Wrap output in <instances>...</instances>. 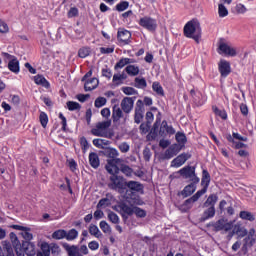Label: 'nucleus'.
Returning <instances> with one entry per match:
<instances>
[{
  "label": "nucleus",
  "instance_id": "1",
  "mask_svg": "<svg viewBox=\"0 0 256 256\" xmlns=\"http://www.w3.org/2000/svg\"><path fill=\"white\" fill-rule=\"evenodd\" d=\"M184 35L188 37V39H194L196 43H199L201 39V24L195 20L189 21L184 26Z\"/></svg>",
  "mask_w": 256,
  "mask_h": 256
},
{
  "label": "nucleus",
  "instance_id": "2",
  "mask_svg": "<svg viewBox=\"0 0 256 256\" xmlns=\"http://www.w3.org/2000/svg\"><path fill=\"white\" fill-rule=\"evenodd\" d=\"M218 53L219 55H225L226 57H237V48L225 42L224 39H220Z\"/></svg>",
  "mask_w": 256,
  "mask_h": 256
},
{
  "label": "nucleus",
  "instance_id": "3",
  "mask_svg": "<svg viewBox=\"0 0 256 256\" xmlns=\"http://www.w3.org/2000/svg\"><path fill=\"white\" fill-rule=\"evenodd\" d=\"M111 127V120H106L102 122H98L91 130L92 135L94 137H107V129Z\"/></svg>",
  "mask_w": 256,
  "mask_h": 256
},
{
  "label": "nucleus",
  "instance_id": "4",
  "mask_svg": "<svg viewBox=\"0 0 256 256\" xmlns=\"http://www.w3.org/2000/svg\"><path fill=\"white\" fill-rule=\"evenodd\" d=\"M207 193V186H204V189L199 190L195 195H193L191 198L187 199L180 207L181 211L186 213V211H189L193 207V203H196V201H199V198L202 195H205Z\"/></svg>",
  "mask_w": 256,
  "mask_h": 256
},
{
  "label": "nucleus",
  "instance_id": "5",
  "mask_svg": "<svg viewBox=\"0 0 256 256\" xmlns=\"http://www.w3.org/2000/svg\"><path fill=\"white\" fill-rule=\"evenodd\" d=\"M211 225L214 228V231H224L225 233H228V231H231V229H233V221H229L224 218L219 219Z\"/></svg>",
  "mask_w": 256,
  "mask_h": 256
},
{
  "label": "nucleus",
  "instance_id": "6",
  "mask_svg": "<svg viewBox=\"0 0 256 256\" xmlns=\"http://www.w3.org/2000/svg\"><path fill=\"white\" fill-rule=\"evenodd\" d=\"M138 24L140 27H143V29H147V31L153 32L157 30V20L149 16L140 18Z\"/></svg>",
  "mask_w": 256,
  "mask_h": 256
},
{
  "label": "nucleus",
  "instance_id": "7",
  "mask_svg": "<svg viewBox=\"0 0 256 256\" xmlns=\"http://www.w3.org/2000/svg\"><path fill=\"white\" fill-rule=\"evenodd\" d=\"M135 206H129L125 203H120L117 206L116 211L120 212V215L124 221H127L131 215H134Z\"/></svg>",
  "mask_w": 256,
  "mask_h": 256
},
{
  "label": "nucleus",
  "instance_id": "8",
  "mask_svg": "<svg viewBox=\"0 0 256 256\" xmlns=\"http://www.w3.org/2000/svg\"><path fill=\"white\" fill-rule=\"evenodd\" d=\"M123 159H108L105 169L110 175H119V163H122Z\"/></svg>",
  "mask_w": 256,
  "mask_h": 256
},
{
  "label": "nucleus",
  "instance_id": "9",
  "mask_svg": "<svg viewBox=\"0 0 256 256\" xmlns=\"http://www.w3.org/2000/svg\"><path fill=\"white\" fill-rule=\"evenodd\" d=\"M109 187L110 189H114L115 191L119 189H125V180L123 179V177L114 174L110 176Z\"/></svg>",
  "mask_w": 256,
  "mask_h": 256
},
{
  "label": "nucleus",
  "instance_id": "10",
  "mask_svg": "<svg viewBox=\"0 0 256 256\" xmlns=\"http://www.w3.org/2000/svg\"><path fill=\"white\" fill-rule=\"evenodd\" d=\"M135 105V97H124L120 103V107L124 113L129 115L133 111Z\"/></svg>",
  "mask_w": 256,
  "mask_h": 256
},
{
  "label": "nucleus",
  "instance_id": "11",
  "mask_svg": "<svg viewBox=\"0 0 256 256\" xmlns=\"http://www.w3.org/2000/svg\"><path fill=\"white\" fill-rule=\"evenodd\" d=\"M179 173L184 179H192L194 183H199V178L195 176V168L191 166L184 167L179 170Z\"/></svg>",
  "mask_w": 256,
  "mask_h": 256
},
{
  "label": "nucleus",
  "instance_id": "12",
  "mask_svg": "<svg viewBox=\"0 0 256 256\" xmlns=\"http://www.w3.org/2000/svg\"><path fill=\"white\" fill-rule=\"evenodd\" d=\"M218 70L221 77H227L231 73V63L227 60H220L218 63Z\"/></svg>",
  "mask_w": 256,
  "mask_h": 256
},
{
  "label": "nucleus",
  "instance_id": "13",
  "mask_svg": "<svg viewBox=\"0 0 256 256\" xmlns=\"http://www.w3.org/2000/svg\"><path fill=\"white\" fill-rule=\"evenodd\" d=\"M159 135L165 137L166 135H175V128L169 126L167 121L163 120L160 126Z\"/></svg>",
  "mask_w": 256,
  "mask_h": 256
},
{
  "label": "nucleus",
  "instance_id": "14",
  "mask_svg": "<svg viewBox=\"0 0 256 256\" xmlns=\"http://www.w3.org/2000/svg\"><path fill=\"white\" fill-rule=\"evenodd\" d=\"M41 251L42 255L49 256L51 255V251L52 253H57V251H59V246L55 244L49 245L47 242H44L41 244Z\"/></svg>",
  "mask_w": 256,
  "mask_h": 256
},
{
  "label": "nucleus",
  "instance_id": "15",
  "mask_svg": "<svg viewBox=\"0 0 256 256\" xmlns=\"http://www.w3.org/2000/svg\"><path fill=\"white\" fill-rule=\"evenodd\" d=\"M189 157H191L189 154H185V153L180 154L174 160H172L171 167H175L177 169L182 165H185Z\"/></svg>",
  "mask_w": 256,
  "mask_h": 256
},
{
  "label": "nucleus",
  "instance_id": "16",
  "mask_svg": "<svg viewBox=\"0 0 256 256\" xmlns=\"http://www.w3.org/2000/svg\"><path fill=\"white\" fill-rule=\"evenodd\" d=\"M181 151V146L179 144L171 145L164 153V159H172Z\"/></svg>",
  "mask_w": 256,
  "mask_h": 256
},
{
  "label": "nucleus",
  "instance_id": "17",
  "mask_svg": "<svg viewBox=\"0 0 256 256\" xmlns=\"http://www.w3.org/2000/svg\"><path fill=\"white\" fill-rule=\"evenodd\" d=\"M117 37L118 41H120L124 45H129V43L131 42V32H129V30H119Z\"/></svg>",
  "mask_w": 256,
  "mask_h": 256
},
{
  "label": "nucleus",
  "instance_id": "18",
  "mask_svg": "<svg viewBox=\"0 0 256 256\" xmlns=\"http://www.w3.org/2000/svg\"><path fill=\"white\" fill-rule=\"evenodd\" d=\"M99 86V79L91 78L85 81L84 89L85 91H93V89H97Z\"/></svg>",
  "mask_w": 256,
  "mask_h": 256
},
{
  "label": "nucleus",
  "instance_id": "19",
  "mask_svg": "<svg viewBox=\"0 0 256 256\" xmlns=\"http://www.w3.org/2000/svg\"><path fill=\"white\" fill-rule=\"evenodd\" d=\"M93 146L97 147V149H107L111 145V141L105 139L96 138L92 141Z\"/></svg>",
  "mask_w": 256,
  "mask_h": 256
},
{
  "label": "nucleus",
  "instance_id": "20",
  "mask_svg": "<svg viewBox=\"0 0 256 256\" xmlns=\"http://www.w3.org/2000/svg\"><path fill=\"white\" fill-rule=\"evenodd\" d=\"M214 217H215V207L212 206V207H209L208 209H206L203 212V214L200 218V221L202 223H204V221H207L209 219H213Z\"/></svg>",
  "mask_w": 256,
  "mask_h": 256
},
{
  "label": "nucleus",
  "instance_id": "21",
  "mask_svg": "<svg viewBox=\"0 0 256 256\" xmlns=\"http://www.w3.org/2000/svg\"><path fill=\"white\" fill-rule=\"evenodd\" d=\"M133 63H137V60L133 58H122L116 63L114 69H123L126 65H131Z\"/></svg>",
  "mask_w": 256,
  "mask_h": 256
},
{
  "label": "nucleus",
  "instance_id": "22",
  "mask_svg": "<svg viewBox=\"0 0 256 256\" xmlns=\"http://www.w3.org/2000/svg\"><path fill=\"white\" fill-rule=\"evenodd\" d=\"M64 249H66L68 256H83V254L79 251V247L69 244H64Z\"/></svg>",
  "mask_w": 256,
  "mask_h": 256
},
{
  "label": "nucleus",
  "instance_id": "23",
  "mask_svg": "<svg viewBox=\"0 0 256 256\" xmlns=\"http://www.w3.org/2000/svg\"><path fill=\"white\" fill-rule=\"evenodd\" d=\"M8 69L12 73H15V75L19 74V71H21L19 67V60L17 58H13L8 62Z\"/></svg>",
  "mask_w": 256,
  "mask_h": 256
},
{
  "label": "nucleus",
  "instance_id": "24",
  "mask_svg": "<svg viewBox=\"0 0 256 256\" xmlns=\"http://www.w3.org/2000/svg\"><path fill=\"white\" fill-rule=\"evenodd\" d=\"M22 247H23L26 255H28V256H34L35 255V253H36L35 244H33L29 241H26V242H23Z\"/></svg>",
  "mask_w": 256,
  "mask_h": 256
},
{
  "label": "nucleus",
  "instance_id": "25",
  "mask_svg": "<svg viewBox=\"0 0 256 256\" xmlns=\"http://www.w3.org/2000/svg\"><path fill=\"white\" fill-rule=\"evenodd\" d=\"M112 119L114 123H117L120 119H123V109L115 105L112 110Z\"/></svg>",
  "mask_w": 256,
  "mask_h": 256
},
{
  "label": "nucleus",
  "instance_id": "26",
  "mask_svg": "<svg viewBox=\"0 0 256 256\" xmlns=\"http://www.w3.org/2000/svg\"><path fill=\"white\" fill-rule=\"evenodd\" d=\"M89 163L91 167H93V169H98L99 165L101 164L99 160V155L95 152H91L89 154Z\"/></svg>",
  "mask_w": 256,
  "mask_h": 256
},
{
  "label": "nucleus",
  "instance_id": "27",
  "mask_svg": "<svg viewBox=\"0 0 256 256\" xmlns=\"http://www.w3.org/2000/svg\"><path fill=\"white\" fill-rule=\"evenodd\" d=\"M245 244L249 247H252V245H255V229H251L247 235V237L244 239Z\"/></svg>",
  "mask_w": 256,
  "mask_h": 256
},
{
  "label": "nucleus",
  "instance_id": "28",
  "mask_svg": "<svg viewBox=\"0 0 256 256\" xmlns=\"http://www.w3.org/2000/svg\"><path fill=\"white\" fill-rule=\"evenodd\" d=\"M34 83H36V85H41L42 87H45L46 89H48V87H49V81H47V79H45V77H43V75L34 76Z\"/></svg>",
  "mask_w": 256,
  "mask_h": 256
},
{
  "label": "nucleus",
  "instance_id": "29",
  "mask_svg": "<svg viewBox=\"0 0 256 256\" xmlns=\"http://www.w3.org/2000/svg\"><path fill=\"white\" fill-rule=\"evenodd\" d=\"M125 71L128 75H130V77H137V75H139V66L137 65H128L125 68Z\"/></svg>",
  "mask_w": 256,
  "mask_h": 256
},
{
  "label": "nucleus",
  "instance_id": "30",
  "mask_svg": "<svg viewBox=\"0 0 256 256\" xmlns=\"http://www.w3.org/2000/svg\"><path fill=\"white\" fill-rule=\"evenodd\" d=\"M105 155L109 159H121V158H117V157H119V151L115 148H111V147L106 148Z\"/></svg>",
  "mask_w": 256,
  "mask_h": 256
},
{
  "label": "nucleus",
  "instance_id": "31",
  "mask_svg": "<svg viewBox=\"0 0 256 256\" xmlns=\"http://www.w3.org/2000/svg\"><path fill=\"white\" fill-rule=\"evenodd\" d=\"M126 186L128 189H131L132 191H143V185L137 181H128L126 183Z\"/></svg>",
  "mask_w": 256,
  "mask_h": 256
},
{
  "label": "nucleus",
  "instance_id": "32",
  "mask_svg": "<svg viewBox=\"0 0 256 256\" xmlns=\"http://www.w3.org/2000/svg\"><path fill=\"white\" fill-rule=\"evenodd\" d=\"M195 191H197V186L192 183V184L187 185L183 189L182 195H184V197H189L190 195H193V193H195Z\"/></svg>",
  "mask_w": 256,
  "mask_h": 256
},
{
  "label": "nucleus",
  "instance_id": "33",
  "mask_svg": "<svg viewBox=\"0 0 256 256\" xmlns=\"http://www.w3.org/2000/svg\"><path fill=\"white\" fill-rule=\"evenodd\" d=\"M175 137L179 147L182 149L183 146L187 143V136H185V133L177 132Z\"/></svg>",
  "mask_w": 256,
  "mask_h": 256
},
{
  "label": "nucleus",
  "instance_id": "34",
  "mask_svg": "<svg viewBox=\"0 0 256 256\" xmlns=\"http://www.w3.org/2000/svg\"><path fill=\"white\" fill-rule=\"evenodd\" d=\"M79 237V232L76 229H71L66 231L65 239L66 241H75Z\"/></svg>",
  "mask_w": 256,
  "mask_h": 256
},
{
  "label": "nucleus",
  "instance_id": "35",
  "mask_svg": "<svg viewBox=\"0 0 256 256\" xmlns=\"http://www.w3.org/2000/svg\"><path fill=\"white\" fill-rule=\"evenodd\" d=\"M89 233H90V235H93L97 239H99V237H101L103 235L101 233V230H99V227H97V225H95V224H91L89 226Z\"/></svg>",
  "mask_w": 256,
  "mask_h": 256
},
{
  "label": "nucleus",
  "instance_id": "36",
  "mask_svg": "<svg viewBox=\"0 0 256 256\" xmlns=\"http://www.w3.org/2000/svg\"><path fill=\"white\" fill-rule=\"evenodd\" d=\"M218 197L215 194H211L204 203V207H215Z\"/></svg>",
  "mask_w": 256,
  "mask_h": 256
},
{
  "label": "nucleus",
  "instance_id": "37",
  "mask_svg": "<svg viewBox=\"0 0 256 256\" xmlns=\"http://www.w3.org/2000/svg\"><path fill=\"white\" fill-rule=\"evenodd\" d=\"M120 171L123 173L126 177H133V168L129 167L128 165L122 164L120 166Z\"/></svg>",
  "mask_w": 256,
  "mask_h": 256
},
{
  "label": "nucleus",
  "instance_id": "38",
  "mask_svg": "<svg viewBox=\"0 0 256 256\" xmlns=\"http://www.w3.org/2000/svg\"><path fill=\"white\" fill-rule=\"evenodd\" d=\"M66 235H67V231L63 229H59L53 232L52 239H57V240L65 239Z\"/></svg>",
  "mask_w": 256,
  "mask_h": 256
},
{
  "label": "nucleus",
  "instance_id": "39",
  "mask_svg": "<svg viewBox=\"0 0 256 256\" xmlns=\"http://www.w3.org/2000/svg\"><path fill=\"white\" fill-rule=\"evenodd\" d=\"M240 219H244V221H255V216L249 211H241Z\"/></svg>",
  "mask_w": 256,
  "mask_h": 256
},
{
  "label": "nucleus",
  "instance_id": "40",
  "mask_svg": "<svg viewBox=\"0 0 256 256\" xmlns=\"http://www.w3.org/2000/svg\"><path fill=\"white\" fill-rule=\"evenodd\" d=\"M125 79H127V76L125 75V73L114 74L112 81L115 85H121V81H125Z\"/></svg>",
  "mask_w": 256,
  "mask_h": 256
},
{
  "label": "nucleus",
  "instance_id": "41",
  "mask_svg": "<svg viewBox=\"0 0 256 256\" xmlns=\"http://www.w3.org/2000/svg\"><path fill=\"white\" fill-rule=\"evenodd\" d=\"M135 123L139 124L143 121V108H136L135 115H134Z\"/></svg>",
  "mask_w": 256,
  "mask_h": 256
},
{
  "label": "nucleus",
  "instance_id": "42",
  "mask_svg": "<svg viewBox=\"0 0 256 256\" xmlns=\"http://www.w3.org/2000/svg\"><path fill=\"white\" fill-rule=\"evenodd\" d=\"M135 87H137V89H145V87H147V80H145V78H135Z\"/></svg>",
  "mask_w": 256,
  "mask_h": 256
},
{
  "label": "nucleus",
  "instance_id": "43",
  "mask_svg": "<svg viewBox=\"0 0 256 256\" xmlns=\"http://www.w3.org/2000/svg\"><path fill=\"white\" fill-rule=\"evenodd\" d=\"M209 183H211V176L207 170H203L202 185H204V187H209Z\"/></svg>",
  "mask_w": 256,
  "mask_h": 256
},
{
  "label": "nucleus",
  "instance_id": "44",
  "mask_svg": "<svg viewBox=\"0 0 256 256\" xmlns=\"http://www.w3.org/2000/svg\"><path fill=\"white\" fill-rule=\"evenodd\" d=\"M109 205H111V199L102 198L97 204V209H105V207H109Z\"/></svg>",
  "mask_w": 256,
  "mask_h": 256
},
{
  "label": "nucleus",
  "instance_id": "45",
  "mask_svg": "<svg viewBox=\"0 0 256 256\" xmlns=\"http://www.w3.org/2000/svg\"><path fill=\"white\" fill-rule=\"evenodd\" d=\"M152 89L155 93H157V95H165L164 91H163V86H161V84L159 82H154L152 85Z\"/></svg>",
  "mask_w": 256,
  "mask_h": 256
},
{
  "label": "nucleus",
  "instance_id": "46",
  "mask_svg": "<svg viewBox=\"0 0 256 256\" xmlns=\"http://www.w3.org/2000/svg\"><path fill=\"white\" fill-rule=\"evenodd\" d=\"M94 105L97 109H100V107H105V105H107V98L105 97L96 98Z\"/></svg>",
  "mask_w": 256,
  "mask_h": 256
},
{
  "label": "nucleus",
  "instance_id": "47",
  "mask_svg": "<svg viewBox=\"0 0 256 256\" xmlns=\"http://www.w3.org/2000/svg\"><path fill=\"white\" fill-rule=\"evenodd\" d=\"M218 15L221 18L227 17V15H229V10H227V7H225V5L223 4L218 5Z\"/></svg>",
  "mask_w": 256,
  "mask_h": 256
},
{
  "label": "nucleus",
  "instance_id": "48",
  "mask_svg": "<svg viewBox=\"0 0 256 256\" xmlns=\"http://www.w3.org/2000/svg\"><path fill=\"white\" fill-rule=\"evenodd\" d=\"M134 214L136 215V217H139L140 219L147 217V212L144 209H141L137 206H134Z\"/></svg>",
  "mask_w": 256,
  "mask_h": 256
},
{
  "label": "nucleus",
  "instance_id": "49",
  "mask_svg": "<svg viewBox=\"0 0 256 256\" xmlns=\"http://www.w3.org/2000/svg\"><path fill=\"white\" fill-rule=\"evenodd\" d=\"M39 119H40V123H41L42 127L45 129V127H47V123H49V117L47 116V114L45 112H41Z\"/></svg>",
  "mask_w": 256,
  "mask_h": 256
},
{
  "label": "nucleus",
  "instance_id": "50",
  "mask_svg": "<svg viewBox=\"0 0 256 256\" xmlns=\"http://www.w3.org/2000/svg\"><path fill=\"white\" fill-rule=\"evenodd\" d=\"M67 17L69 19H73V17H79V9L77 7H71L67 13Z\"/></svg>",
  "mask_w": 256,
  "mask_h": 256
},
{
  "label": "nucleus",
  "instance_id": "51",
  "mask_svg": "<svg viewBox=\"0 0 256 256\" xmlns=\"http://www.w3.org/2000/svg\"><path fill=\"white\" fill-rule=\"evenodd\" d=\"M194 103H195L198 107H201V105H204V103H205V97H203V95H201L200 93H198V94L194 97Z\"/></svg>",
  "mask_w": 256,
  "mask_h": 256
},
{
  "label": "nucleus",
  "instance_id": "52",
  "mask_svg": "<svg viewBox=\"0 0 256 256\" xmlns=\"http://www.w3.org/2000/svg\"><path fill=\"white\" fill-rule=\"evenodd\" d=\"M108 219L114 225H117L119 223V216L117 214H115V212H109Z\"/></svg>",
  "mask_w": 256,
  "mask_h": 256
},
{
  "label": "nucleus",
  "instance_id": "53",
  "mask_svg": "<svg viewBox=\"0 0 256 256\" xmlns=\"http://www.w3.org/2000/svg\"><path fill=\"white\" fill-rule=\"evenodd\" d=\"M126 9H129V2L122 1L116 5V10L119 12L126 11Z\"/></svg>",
  "mask_w": 256,
  "mask_h": 256
},
{
  "label": "nucleus",
  "instance_id": "54",
  "mask_svg": "<svg viewBox=\"0 0 256 256\" xmlns=\"http://www.w3.org/2000/svg\"><path fill=\"white\" fill-rule=\"evenodd\" d=\"M80 145L82 147L83 153H87V151L89 150V142L87 141V138H80Z\"/></svg>",
  "mask_w": 256,
  "mask_h": 256
},
{
  "label": "nucleus",
  "instance_id": "55",
  "mask_svg": "<svg viewBox=\"0 0 256 256\" xmlns=\"http://www.w3.org/2000/svg\"><path fill=\"white\" fill-rule=\"evenodd\" d=\"M99 225L103 233H111V226L106 221H101Z\"/></svg>",
  "mask_w": 256,
  "mask_h": 256
},
{
  "label": "nucleus",
  "instance_id": "56",
  "mask_svg": "<svg viewBox=\"0 0 256 256\" xmlns=\"http://www.w3.org/2000/svg\"><path fill=\"white\" fill-rule=\"evenodd\" d=\"M213 111L215 115H218V117H221V119H227V112H225V110H220L217 107H213Z\"/></svg>",
  "mask_w": 256,
  "mask_h": 256
},
{
  "label": "nucleus",
  "instance_id": "57",
  "mask_svg": "<svg viewBox=\"0 0 256 256\" xmlns=\"http://www.w3.org/2000/svg\"><path fill=\"white\" fill-rule=\"evenodd\" d=\"M21 236L23 237V239H25L26 241H31V239H33V234H31L29 232V228H25L23 232H21Z\"/></svg>",
  "mask_w": 256,
  "mask_h": 256
},
{
  "label": "nucleus",
  "instance_id": "58",
  "mask_svg": "<svg viewBox=\"0 0 256 256\" xmlns=\"http://www.w3.org/2000/svg\"><path fill=\"white\" fill-rule=\"evenodd\" d=\"M89 53H90L89 48H81L78 51V55L79 57H81V59H85V57H89Z\"/></svg>",
  "mask_w": 256,
  "mask_h": 256
},
{
  "label": "nucleus",
  "instance_id": "59",
  "mask_svg": "<svg viewBox=\"0 0 256 256\" xmlns=\"http://www.w3.org/2000/svg\"><path fill=\"white\" fill-rule=\"evenodd\" d=\"M122 91L125 95H137V90L133 87H124Z\"/></svg>",
  "mask_w": 256,
  "mask_h": 256
},
{
  "label": "nucleus",
  "instance_id": "60",
  "mask_svg": "<svg viewBox=\"0 0 256 256\" xmlns=\"http://www.w3.org/2000/svg\"><path fill=\"white\" fill-rule=\"evenodd\" d=\"M67 107L69 109V111H77V109H80L81 105H79V103L77 102H68L67 103Z\"/></svg>",
  "mask_w": 256,
  "mask_h": 256
},
{
  "label": "nucleus",
  "instance_id": "61",
  "mask_svg": "<svg viewBox=\"0 0 256 256\" xmlns=\"http://www.w3.org/2000/svg\"><path fill=\"white\" fill-rule=\"evenodd\" d=\"M236 13H239L240 15H244V13H247V7L243 4H237L236 5Z\"/></svg>",
  "mask_w": 256,
  "mask_h": 256
},
{
  "label": "nucleus",
  "instance_id": "62",
  "mask_svg": "<svg viewBox=\"0 0 256 256\" xmlns=\"http://www.w3.org/2000/svg\"><path fill=\"white\" fill-rule=\"evenodd\" d=\"M9 31V25L5 21L0 20V33L5 34Z\"/></svg>",
  "mask_w": 256,
  "mask_h": 256
},
{
  "label": "nucleus",
  "instance_id": "63",
  "mask_svg": "<svg viewBox=\"0 0 256 256\" xmlns=\"http://www.w3.org/2000/svg\"><path fill=\"white\" fill-rule=\"evenodd\" d=\"M129 148V144H127V142H123L118 146V149H120L121 153H128Z\"/></svg>",
  "mask_w": 256,
  "mask_h": 256
},
{
  "label": "nucleus",
  "instance_id": "64",
  "mask_svg": "<svg viewBox=\"0 0 256 256\" xmlns=\"http://www.w3.org/2000/svg\"><path fill=\"white\" fill-rule=\"evenodd\" d=\"M15 252L17 256H25V249L21 248V244H16Z\"/></svg>",
  "mask_w": 256,
  "mask_h": 256
}]
</instances>
